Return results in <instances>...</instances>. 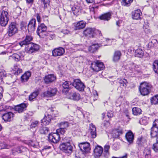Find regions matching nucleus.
Segmentation results:
<instances>
[{
	"label": "nucleus",
	"instance_id": "obj_1",
	"mask_svg": "<svg viewBox=\"0 0 158 158\" xmlns=\"http://www.w3.org/2000/svg\"><path fill=\"white\" fill-rule=\"evenodd\" d=\"M151 88V85L147 82L141 83L139 88V90L141 94L143 96L148 95L150 93Z\"/></svg>",
	"mask_w": 158,
	"mask_h": 158
},
{
	"label": "nucleus",
	"instance_id": "obj_2",
	"mask_svg": "<svg viewBox=\"0 0 158 158\" xmlns=\"http://www.w3.org/2000/svg\"><path fill=\"white\" fill-rule=\"evenodd\" d=\"M47 29L46 26L44 24H41L38 27L37 33L40 37L44 38L48 35Z\"/></svg>",
	"mask_w": 158,
	"mask_h": 158
},
{
	"label": "nucleus",
	"instance_id": "obj_3",
	"mask_svg": "<svg viewBox=\"0 0 158 158\" xmlns=\"http://www.w3.org/2000/svg\"><path fill=\"white\" fill-rule=\"evenodd\" d=\"M60 149L66 154H70L73 152V147L69 143H62L60 146Z\"/></svg>",
	"mask_w": 158,
	"mask_h": 158
},
{
	"label": "nucleus",
	"instance_id": "obj_4",
	"mask_svg": "<svg viewBox=\"0 0 158 158\" xmlns=\"http://www.w3.org/2000/svg\"><path fill=\"white\" fill-rule=\"evenodd\" d=\"M8 30L7 33L9 36H11L17 33L18 28L16 23L14 22L10 23L9 25Z\"/></svg>",
	"mask_w": 158,
	"mask_h": 158
},
{
	"label": "nucleus",
	"instance_id": "obj_5",
	"mask_svg": "<svg viewBox=\"0 0 158 158\" xmlns=\"http://www.w3.org/2000/svg\"><path fill=\"white\" fill-rule=\"evenodd\" d=\"M8 13L7 11L3 10L2 12L0 18V23L2 26H5L9 21Z\"/></svg>",
	"mask_w": 158,
	"mask_h": 158
},
{
	"label": "nucleus",
	"instance_id": "obj_6",
	"mask_svg": "<svg viewBox=\"0 0 158 158\" xmlns=\"http://www.w3.org/2000/svg\"><path fill=\"white\" fill-rule=\"evenodd\" d=\"M91 67L94 71L98 72L103 69L104 68V66L102 62L97 60L95 62L92 63Z\"/></svg>",
	"mask_w": 158,
	"mask_h": 158
},
{
	"label": "nucleus",
	"instance_id": "obj_7",
	"mask_svg": "<svg viewBox=\"0 0 158 158\" xmlns=\"http://www.w3.org/2000/svg\"><path fill=\"white\" fill-rule=\"evenodd\" d=\"M73 85L76 89L80 91L83 90L85 87L84 83L79 79L74 80Z\"/></svg>",
	"mask_w": 158,
	"mask_h": 158
},
{
	"label": "nucleus",
	"instance_id": "obj_8",
	"mask_svg": "<svg viewBox=\"0 0 158 158\" xmlns=\"http://www.w3.org/2000/svg\"><path fill=\"white\" fill-rule=\"evenodd\" d=\"M95 29L94 28L87 27L83 31V34L85 36L90 38H93L95 36Z\"/></svg>",
	"mask_w": 158,
	"mask_h": 158
},
{
	"label": "nucleus",
	"instance_id": "obj_9",
	"mask_svg": "<svg viewBox=\"0 0 158 158\" xmlns=\"http://www.w3.org/2000/svg\"><path fill=\"white\" fill-rule=\"evenodd\" d=\"M33 39L32 37L30 35H27L24 39L22 41L19 42V44L21 47L23 46L24 45H28V46L30 44L32 43L31 41Z\"/></svg>",
	"mask_w": 158,
	"mask_h": 158
},
{
	"label": "nucleus",
	"instance_id": "obj_10",
	"mask_svg": "<svg viewBox=\"0 0 158 158\" xmlns=\"http://www.w3.org/2000/svg\"><path fill=\"white\" fill-rule=\"evenodd\" d=\"M59 134L56 133L50 134L48 137L49 141L54 143H57L60 139Z\"/></svg>",
	"mask_w": 158,
	"mask_h": 158
},
{
	"label": "nucleus",
	"instance_id": "obj_11",
	"mask_svg": "<svg viewBox=\"0 0 158 158\" xmlns=\"http://www.w3.org/2000/svg\"><path fill=\"white\" fill-rule=\"evenodd\" d=\"M57 90L56 88H48L47 91L44 93V96L52 97L55 96L57 93Z\"/></svg>",
	"mask_w": 158,
	"mask_h": 158
},
{
	"label": "nucleus",
	"instance_id": "obj_12",
	"mask_svg": "<svg viewBox=\"0 0 158 158\" xmlns=\"http://www.w3.org/2000/svg\"><path fill=\"white\" fill-rule=\"evenodd\" d=\"M64 52V49L61 47L55 48L52 51V55L55 57L62 56Z\"/></svg>",
	"mask_w": 158,
	"mask_h": 158
},
{
	"label": "nucleus",
	"instance_id": "obj_13",
	"mask_svg": "<svg viewBox=\"0 0 158 158\" xmlns=\"http://www.w3.org/2000/svg\"><path fill=\"white\" fill-rule=\"evenodd\" d=\"M89 143L88 142L80 143L79 144V147L80 150L85 152H88L89 151Z\"/></svg>",
	"mask_w": 158,
	"mask_h": 158
},
{
	"label": "nucleus",
	"instance_id": "obj_14",
	"mask_svg": "<svg viewBox=\"0 0 158 158\" xmlns=\"http://www.w3.org/2000/svg\"><path fill=\"white\" fill-rule=\"evenodd\" d=\"M14 114L10 112H8L3 114L2 119L6 122H10L13 119Z\"/></svg>",
	"mask_w": 158,
	"mask_h": 158
},
{
	"label": "nucleus",
	"instance_id": "obj_15",
	"mask_svg": "<svg viewBox=\"0 0 158 158\" xmlns=\"http://www.w3.org/2000/svg\"><path fill=\"white\" fill-rule=\"evenodd\" d=\"M29 48L27 51V52L29 54H31L37 51L40 49L39 46L33 43L30 44L29 45Z\"/></svg>",
	"mask_w": 158,
	"mask_h": 158
},
{
	"label": "nucleus",
	"instance_id": "obj_16",
	"mask_svg": "<svg viewBox=\"0 0 158 158\" xmlns=\"http://www.w3.org/2000/svg\"><path fill=\"white\" fill-rule=\"evenodd\" d=\"M142 12L139 9L135 10L132 12V18L134 19H141Z\"/></svg>",
	"mask_w": 158,
	"mask_h": 158
},
{
	"label": "nucleus",
	"instance_id": "obj_17",
	"mask_svg": "<svg viewBox=\"0 0 158 158\" xmlns=\"http://www.w3.org/2000/svg\"><path fill=\"white\" fill-rule=\"evenodd\" d=\"M36 20L35 19H32L29 22L28 25V30L29 32H33L35 29Z\"/></svg>",
	"mask_w": 158,
	"mask_h": 158
},
{
	"label": "nucleus",
	"instance_id": "obj_18",
	"mask_svg": "<svg viewBox=\"0 0 158 158\" xmlns=\"http://www.w3.org/2000/svg\"><path fill=\"white\" fill-rule=\"evenodd\" d=\"M103 152L102 148L100 146H97L94 149V156L96 158L100 156Z\"/></svg>",
	"mask_w": 158,
	"mask_h": 158
},
{
	"label": "nucleus",
	"instance_id": "obj_19",
	"mask_svg": "<svg viewBox=\"0 0 158 158\" xmlns=\"http://www.w3.org/2000/svg\"><path fill=\"white\" fill-rule=\"evenodd\" d=\"M26 107L27 105L26 104L22 103L15 106V110L19 113H22L26 110Z\"/></svg>",
	"mask_w": 158,
	"mask_h": 158
},
{
	"label": "nucleus",
	"instance_id": "obj_20",
	"mask_svg": "<svg viewBox=\"0 0 158 158\" xmlns=\"http://www.w3.org/2000/svg\"><path fill=\"white\" fill-rule=\"evenodd\" d=\"M52 118L51 115L47 114L45 115L44 118L41 120V123L45 125H48L50 123Z\"/></svg>",
	"mask_w": 158,
	"mask_h": 158
},
{
	"label": "nucleus",
	"instance_id": "obj_21",
	"mask_svg": "<svg viewBox=\"0 0 158 158\" xmlns=\"http://www.w3.org/2000/svg\"><path fill=\"white\" fill-rule=\"evenodd\" d=\"M111 13L109 12L102 15L99 17L98 18L101 20L108 21L111 18Z\"/></svg>",
	"mask_w": 158,
	"mask_h": 158
},
{
	"label": "nucleus",
	"instance_id": "obj_22",
	"mask_svg": "<svg viewBox=\"0 0 158 158\" xmlns=\"http://www.w3.org/2000/svg\"><path fill=\"white\" fill-rule=\"evenodd\" d=\"M86 25V23L83 21H79L75 24V29L76 30H80L84 28Z\"/></svg>",
	"mask_w": 158,
	"mask_h": 158
},
{
	"label": "nucleus",
	"instance_id": "obj_23",
	"mask_svg": "<svg viewBox=\"0 0 158 158\" xmlns=\"http://www.w3.org/2000/svg\"><path fill=\"white\" fill-rule=\"evenodd\" d=\"M70 84V82L68 81H65L63 83L62 86L63 89L62 92L65 94H67L69 90V85Z\"/></svg>",
	"mask_w": 158,
	"mask_h": 158
},
{
	"label": "nucleus",
	"instance_id": "obj_24",
	"mask_svg": "<svg viewBox=\"0 0 158 158\" xmlns=\"http://www.w3.org/2000/svg\"><path fill=\"white\" fill-rule=\"evenodd\" d=\"M56 79V76L54 75L50 74L45 76L44 81L46 83H48L53 81Z\"/></svg>",
	"mask_w": 158,
	"mask_h": 158
},
{
	"label": "nucleus",
	"instance_id": "obj_25",
	"mask_svg": "<svg viewBox=\"0 0 158 158\" xmlns=\"http://www.w3.org/2000/svg\"><path fill=\"white\" fill-rule=\"evenodd\" d=\"M121 55L120 51H115L113 57V61L114 62L118 61L119 60Z\"/></svg>",
	"mask_w": 158,
	"mask_h": 158
},
{
	"label": "nucleus",
	"instance_id": "obj_26",
	"mask_svg": "<svg viewBox=\"0 0 158 158\" xmlns=\"http://www.w3.org/2000/svg\"><path fill=\"white\" fill-rule=\"evenodd\" d=\"M126 137L127 141L131 143L134 139V135L131 131H129L126 134Z\"/></svg>",
	"mask_w": 158,
	"mask_h": 158
},
{
	"label": "nucleus",
	"instance_id": "obj_27",
	"mask_svg": "<svg viewBox=\"0 0 158 158\" xmlns=\"http://www.w3.org/2000/svg\"><path fill=\"white\" fill-rule=\"evenodd\" d=\"M72 10L74 15H77L81 13V9L79 6H75L72 8Z\"/></svg>",
	"mask_w": 158,
	"mask_h": 158
},
{
	"label": "nucleus",
	"instance_id": "obj_28",
	"mask_svg": "<svg viewBox=\"0 0 158 158\" xmlns=\"http://www.w3.org/2000/svg\"><path fill=\"white\" fill-rule=\"evenodd\" d=\"M31 76L30 72L28 71L26 72L21 77V79L23 82L27 81H28Z\"/></svg>",
	"mask_w": 158,
	"mask_h": 158
},
{
	"label": "nucleus",
	"instance_id": "obj_29",
	"mask_svg": "<svg viewBox=\"0 0 158 158\" xmlns=\"http://www.w3.org/2000/svg\"><path fill=\"white\" fill-rule=\"evenodd\" d=\"M90 133L93 138H95L96 136V128L93 124H91L90 126Z\"/></svg>",
	"mask_w": 158,
	"mask_h": 158
},
{
	"label": "nucleus",
	"instance_id": "obj_30",
	"mask_svg": "<svg viewBox=\"0 0 158 158\" xmlns=\"http://www.w3.org/2000/svg\"><path fill=\"white\" fill-rule=\"evenodd\" d=\"M144 54L143 51L140 48H139L135 51V55L136 56L139 58H142L143 57Z\"/></svg>",
	"mask_w": 158,
	"mask_h": 158
},
{
	"label": "nucleus",
	"instance_id": "obj_31",
	"mask_svg": "<svg viewBox=\"0 0 158 158\" xmlns=\"http://www.w3.org/2000/svg\"><path fill=\"white\" fill-rule=\"evenodd\" d=\"M158 133V127H152L151 129V135L152 137H156Z\"/></svg>",
	"mask_w": 158,
	"mask_h": 158
},
{
	"label": "nucleus",
	"instance_id": "obj_32",
	"mask_svg": "<svg viewBox=\"0 0 158 158\" xmlns=\"http://www.w3.org/2000/svg\"><path fill=\"white\" fill-rule=\"evenodd\" d=\"M143 154L145 158H151V150L149 148H146L143 151Z\"/></svg>",
	"mask_w": 158,
	"mask_h": 158
},
{
	"label": "nucleus",
	"instance_id": "obj_33",
	"mask_svg": "<svg viewBox=\"0 0 158 158\" xmlns=\"http://www.w3.org/2000/svg\"><path fill=\"white\" fill-rule=\"evenodd\" d=\"M99 46L98 44H93L89 47V51L91 52H94L98 48Z\"/></svg>",
	"mask_w": 158,
	"mask_h": 158
},
{
	"label": "nucleus",
	"instance_id": "obj_34",
	"mask_svg": "<svg viewBox=\"0 0 158 158\" xmlns=\"http://www.w3.org/2000/svg\"><path fill=\"white\" fill-rule=\"evenodd\" d=\"M113 134H115V135H113L114 138L118 137L120 135L122 134L123 133V130L122 129H119L113 131Z\"/></svg>",
	"mask_w": 158,
	"mask_h": 158
},
{
	"label": "nucleus",
	"instance_id": "obj_35",
	"mask_svg": "<svg viewBox=\"0 0 158 158\" xmlns=\"http://www.w3.org/2000/svg\"><path fill=\"white\" fill-rule=\"evenodd\" d=\"M48 112L50 114V115H51V117L52 116L55 117H57L58 115V113L56 110H53V108H50L48 110Z\"/></svg>",
	"mask_w": 158,
	"mask_h": 158
},
{
	"label": "nucleus",
	"instance_id": "obj_36",
	"mask_svg": "<svg viewBox=\"0 0 158 158\" xmlns=\"http://www.w3.org/2000/svg\"><path fill=\"white\" fill-rule=\"evenodd\" d=\"M58 126L60 128L66 129V128L69 126V123L67 122H61L58 123Z\"/></svg>",
	"mask_w": 158,
	"mask_h": 158
},
{
	"label": "nucleus",
	"instance_id": "obj_37",
	"mask_svg": "<svg viewBox=\"0 0 158 158\" xmlns=\"http://www.w3.org/2000/svg\"><path fill=\"white\" fill-rule=\"evenodd\" d=\"M150 100L151 103L152 105H156L158 104V95H156L152 97Z\"/></svg>",
	"mask_w": 158,
	"mask_h": 158
},
{
	"label": "nucleus",
	"instance_id": "obj_38",
	"mask_svg": "<svg viewBox=\"0 0 158 158\" xmlns=\"http://www.w3.org/2000/svg\"><path fill=\"white\" fill-rule=\"evenodd\" d=\"M39 94L38 91H35L32 93L29 96V100L30 101L33 100L35 99Z\"/></svg>",
	"mask_w": 158,
	"mask_h": 158
},
{
	"label": "nucleus",
	"instance_id": "obj_39",
	"mask_svg": "<svg viewBox=\"0 0 158 158\" xmlns=\"http://www.w3.org/2000/svg\"><path fill=\"white\" fill-rule=\"evenodd\" d=\"M133 114L134 115H138L141 114V110L140 108L135 107L132 109Z\"/></svg>",
	"mask_w": 158,
	"mask_h": 158
},
{
	"label": "nucleus",
	"instance_id": "obj_40",
	"mask_svg": "<svg viewBox=\"0 0 158 158\" xmlns=\"http://www.w3.org/2000/svg\"><path fill=\"white\" fill-rule=\"evenodd\" d=\"M146 142L145 140L142 137L138 138L137 141V143L139 146L143 145Z\"/></svg>",
	"mask_w": 158,
	"mask_h": 158
},
{
	"label": "nucleus",
	"instance_id": "obj_41",
	"mask_svg": "<svg viewBox=\"0 0 158 158\" xmlns=\"http://www.w3.org/2000/svg\"><path fill=\"white\" fill-rule=\"evenodd\" d=\"M71 98L74 100L78 101L80 98V95L78 93H74L72 95Z\"/></svg>",
	"mask_w": 158,
	"mask_h": 158
},
{
	"label": "nucleus",
	"instance_id": "obj_42",
	"mask_svg": "<svg viewBox=\"0 0 158 158\" xmlns=\"http://www.w3.org/2000/svg\"><path fill=\"white\" fill-rule=\"evenodd\" d=\"M133 0H124L122 2V4L124 6H128L130 5Z\"/></svg>",
	"mask_w": 158,
	"mask_h": 158
},
{
	"label": "nucleus",
	"instance_id": "obj_43",
	"mask_svg": "<svg viewBox=\"0 0 158 158\" xmlns=\"http://www.w3.org/2000/svg\"><path fill=\"white\" fill-rule=\"evenodd\" d=\"M153 66L155 72L158 73V60H156L154 62Z\"/></svg>",
	"mask_w": 158,
	"mask_h": 158
},
{
	"label": "nucleus",
	"instance_id": "obj_44",
	"mask_svg": "<svg viewBox=\"0 0 158 158\" xmlns=\"http://www.w3.org/2000/svg\"><path fill=\"white\" fill-rule=\"evenodd\" d=\"M49 129L46 127H41L40 130V133L42 134H46L48 133Z\"/></svg>",
	"mask_w": 158,
	"mask_h": 158
},
{
	"label": "nucleus",
	"instance_id": "obj_45",
	"mask_svg": "<svg viewBox=\"0 0 158 158\" xmlns=\"http://www.w3.org/2000/svg\"><path fill=\"white\" fill-rule=\"evenodd\" d=\"M110 148V146L109 145H106L104 146V152L106 153L105 156L107 158L109 155V150Z\"/></svg>",
	"mask_w": 158,
	"mask_h": 158
},
{
	"label": "nucleus",
	"instance_id": "obj_46",
	"mask_svg": "<svg viewBox=\"0 0 158 158\" xmlns=\"http://www.w3.org/2000/svg\"><path fill=\"white\" fill-rule=\"evenodd\" d=\"M156 142L153 144L152 148L155 152H158V137L156 138Z\"/></svg>",
	"mask_w": 158,
	"mask_h": 158
},
{
	"label": "nucleus",
	"instance_id": "obj_47",
	"mask_svg": "<svg viewBox=\"0 0 158 158\" xmlns=\"http://www.w3.org/2000/svg\"><path fill=\"white\" fill-rule=\"evenodd\" d=\"M140 124L143 125H146L148 123V122L146 118L145 117H143L139 121Z\"/></svg>",
	"mask_w": 158,
	"mask_h": 158
},
{
	"label": "nucleus",
	"instance_id": "obj_48",
	"mask_svg": "<svg viewBox=\"0 0 158 158\" xmlns=\"http://www.w3.org/2000/svg\"><path fill=\"white\" fill-rule=\"evenodd\" d=\"M127 82V80L125 79H120L119 81V83L120 84V86L123 87L126 86Z\"/></svg>",
	"mask_w": 158,
	"mask_h": 158
},
{
	"label": "nucleus",
	"instance_id": "obj_49",
	"mask_svg": "<svg viewBox=\"0 0 158 158\" xmlns=\"http://www.w3.org/2000/svg\"><path fill=\"white\" fill-rule=\"evenodd\" d=\"M66 130V129L60 128L56 130V133L57 134H59V135H60V134L61 135H63L65 133V131Z\"/></svg>",
	"mask_w": 158,
	"mask_h": 158
},
{
	"label": "nucleus",
	"instance_id": "obj_50",
	"mask_svg": "<svg viewBox=\"0 0 158 158\" xmlns=\"http://www.w3.org/2000/svg\"><path fill=\"white\" fill-rule=\"evenodd\" d=\"M13 69L14 71L16 72V73H15V74L16 75L22 72V69L19 68H18L17 66L16 65L14 66V68Z\"/></svg>",
	"mask_w": 158,
	"mask_h": 158
},
{
	"label": "nucleus",
	"instance_id": "obj_51",
	"mask_svg": "<svg viewBox=\"0 0 158 158\" xmlns=\"http://www.w3.org/2000/svg\"><path fill=\"white\" fill-rule=\"evenodd\" d=\"M21 57L19 55L17 54H14L12 55L13 59L16 61H19L21 59Z\"/></svg>",
	"mask_w": 158,
	"mask_h": 158
},
{
	"label": "nucleus",
	"instance_id": "obj_52",
	"mask_svg": "<svg viewBox=\"0 0 158 158\" xmlns=\"http://www.w3.org/2000/svg\"><path fill=\"white\" fill-rule=\"evenodd\" d=\"M157 42V40H152L151 42L148 44V45L150 46V47H153L155 44H156Z\"/></svg>",
	"mask_w": 158,
	"mask_h": 158
},
{
	"label": "nucleus",
	"instance_id": "obj_53",
	"mask_svg": "<svg viewBox=\"0 0 158 158\" xmlns=\"http://www.w3.org/2000/svg\"><path fill=\"white\" fill-rule=\"evenodd\" d=\"M39 124V123L37 121H35L33 122L31 125V128L35 127L37 126Z\"/></svg>",
	"mask_w": 158,
	"mask_h": 158
},
{
	"label": "nucleus",
	"instance_id": "obj_54",
	"mask_svg": "<svg viewBox=\"0 0 158 158\" xmlns=\"http://www.w3.org/2000/svg\"><path fill=\"white\" fill-rule=\"evenodd\" d=\"M6 73L5 71L2 69H0V80L5 77Z\"/></svg>",
	"mask_w": 158,
	"mask_h": 158
},
{
	"label": "nucleus",
	"instance_id": "obj_55",
	"mask_svg": "<svg viewBox=\"0 0 158 158\" xmlns=\"http://www.w3.org/2000/svg\"><path fill=\"white\" fill-rule=\"evenodd\" d=\"M7 146L4 143H0V149L4 148H8Z\"/></svg>",
	"mask_w": 158,
	"mask_h": 158
},
{
	"label": "nucleus",
	"instance_id": "obj_56",
	"mask_svg": "<svg viewBox=\"0 0 158 158\" xmlns=\"http://www.w3.org/2000/svg\"><path fill=\"white\" fill-rule=\"evenodd\" d=\"M64 140L65 141L64 143H71L72 142V140L70 138L66 137L64 139Z\"/></svg>",
	"mask_w": 158,
	"mask_h": 158
},
{
	"label": "nucleus",
	"instance_id": "obj_57",
	"mask_svg": "<svg viewBox=\"0 0 158 158\" xmlns=\"http://www.w3.org/2000/svg\"><path fill=\"white\" fill-rule=\"evenodd\" d=\"M84 60V58L82 56H80L77 60L78 62L79 63H82Z\"/></svg>",
	"mask_w": 158,
	"mask_h": 158
},
{
	"label": "nucleus",
	"instance_id": "obj_58",
	"mask_svg": "<svg viewBox=\"0 0 158 158\" xmlns=\"http://www.w3.org/2000/svg\"><path fill=\"white\" fill-rule=\"evenodd\" d=\"M48 35L47 36L48 37V38L50 40H53L55 37L54 35H51L48 33Z\"/></svg>",
	"mask_w": 158,
	"mask_h": 158
},
{
	"label": "nucleus",
	"instance_id": "obj_59",
	"mask_svg": "<svg viewBox=\"0 0 158 158\" xmlns=\"http://www.w3.org/2000/svg\"><path fill=\"white\" fill-rule=\"evenodd\" d=\"M155 127H158V120L156 119L155 120L154 122H153V126Z\"/></svg>",
	"mask_w": 158,
	"mask_h": 158
},
{
	"label": "nucleus",
	"instance_id": "obj_60",
	"mask_svg": "<svg viewBox=\"0 0 158 158\" xmlns=\"http://www.w3.org/2000/svg\"><path fill=\"white\" fill-rule=\"evenodd\" d=\"M36 17L37 20L38 22H41V18L40 15L37 13L36 14Z\"/></svg>",
	"mask_w": 158,
	"mask_h": 158
},
{
	"label": "nucleus",
	"instance_id": "obj_61",
	"mask_svg": "<svg viewBox=\"0 0 158 158\" xmlns=\"http://www.w3.org/2000/svg\"><path fill=\"white\" fill-rule=\"evenodd\" d=\"M61 32L65 34H68L69 32V31L67 29H63L61 31Z\"/></svg>",
	"mask_w": 158,
	"mask_h": 158
},
{
	"label": "nucleus",
	"instance_id": "obj_62",
	"mask_svg": "<svg viewBox=\"0 0 158 158\" xmlns=\"http://www.w3.org/2000/svg\"><path fill=\"white\" fill-rule=\"evenodd\" d=\"M96 34H98L100 36L102 35L101 31L98 30H95V35Z\"/></svg>",
	"mask_w": 158,
	"mask_h": 158
},
{
	"label": "nucleus",
	"instance_id": "obj_63",
	"mask_svg": "<svg viewBox=\"0 0 158 158\" xmlns=\"http://www.w3.org/2000/svg\"><path fill=\"white\" fill-rule=\"evenodd\" d=\"M49 0H41V2L45 5L49 2Z\"/></svg>",
	"mask_w": 158,
	"mask_h": 158
},
{
	"label": "nucleus",
	"instance_id": "obj_64",
	"mask_svg": "<svg viewBox=\"0 0 158 158\" xmlns=\"http://www.w3.org/2000/svg\"><path fill=\"white\" fill-rule=\"evenodd\" d=\"M107 116L109 118H111L113 116L112 113L108 112L107 113Z\"/></svg>",
	"mask_w": 158,
	"mask_h": 158
}]
</instances>
